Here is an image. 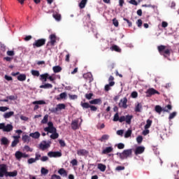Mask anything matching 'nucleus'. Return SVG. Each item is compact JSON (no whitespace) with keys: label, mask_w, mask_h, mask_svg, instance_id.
<instances>
[{"label":"nucleus","mask_w":179,"mask_h":179,"mask_svg":"<svg viewBox=\"0 0 179 179\" xmlns=\"http://www.w3.org/2000/svg\"><path fill=\"white\" fill-rule=\"evenodd\" d=\"M36 160H40L41 159V155L38 154V152L35 153V158Z\"/></svg>","instance_id":"59"},{"label":"nucleus","mask_w":179,"mask_h":179,"mask_svg":"<svg viewBox=\"0 0 179 179\" xmlns=\"http://www.w3.org/2000/svg\"><path fill=\"white\" fill-rule=\"evenodd\" d=\"M110 50H112V51L119 52V53L121 52L120 48L118 47V45H112V47L110 48Z\"/></svg>","instance_id":"28"},{"label":"nucleus","mask_w":179,"mask_h":179,"mask_svg":"<svg viewBox=\"0 0 179 179\" xmlns=\"http://www.w3.org/2000/svg\"><path fill=\"white\" fill-rule=\"evenodd\" d=\"M44 131H46L48 133L54 134L57 133V129L55 127H45L44 128Z\"/></svg>","instance_id":"21"},{"label":"nucleus","mask_w":179,"mask_h":179,"mask_svg":"<svg viewBox=\"0 0 179 179\" xmlns=\"http://www.w3.org/2000/svg\"><path fill=\"white\" fill-rule=\"evenodd\" d=\"M145 94H147L146 96L147 97H151L152 95L155 94H160V93L156 90L154 88H150L149 90H147V92H145Z\"/></svg>","instance_id":"12"},{"label":"nucleus","mask_w":179,"mask_h":179,"mask_svg":"<svg viewBox=\"0 0 179 179\" xmlns=\"http://www.w3.org/2000/svg\"><path fill=\"white\" fill-rule=\"evenodd\" d=\"M32 104L33 105H35L34 108V110H37V109L39 108V106L38 105H43V104H45V101H43V100H41V101H33L32 102Z\"/></svg>","instance_id":"14"},{"label":"nucleus","mask_w":179,"mask_h":179,"mask_svg":"<svg viewBox=\"0 0 179 179\" xmlns=\"http://www.w3.org/2000/svg\"><path fill=\"white\" fill-rule=\"evenodd\" d=\"M53 19L57 20V22H60L61 20V15L58 13H54L52 14Z\"/></svg>","instance_id":"37"},{"label":"nucleus","mask_w":179,"mask_h":179,"mask_svg":"<svg viewBox=\"0 0 179 179\" xmlns=\"http://www.w3.org/2000/svg\"><path fill=\"white\" fill-rule=\"evenodd\" d=\"M0 142L1 143V145H8V143H10V141L6 137L1 138V139L0 140Z\"/></svg>","instance_id":"31"},{"label":"nucleus","mask_w":179,"mask_h":179,"mask_svg":"<svg viewBox=\"0 0 179 179\" xmlns=\"http://www.w3.org/2000/svg\"><path fill=\"white\" fill-rule=\"evenodd\" d=\"M155 111H156L157 113L161 114L162 112H168V110L166 108H162L160 106H155Z\"/></svg>","instance_id":"18"},{"label":"nucleus","mask_w":179,"mask_h":179,"mask_svg":"<svg viewBox=\"0 0 179 179\" xmlns=\"http://www.w3.org/2000/svg\"><path fill=\"white\" fill-rule=\"evenodd\" d=\"M40 77H41V78H39V80H40L41 82L45 83V82H47V80H48V73H44V74H41Z\"/></svg>","instance_id":"24"},{"label":"nucleus","mask_w":179,"mask_h":179,"mask_svg":"<svg viewBox=\"0 0 179 179\" xmlns=\"http://www.w3.org/2000/svg\"><path fill=\"white\" fill-rule=\"evenodd\" d=\"M132 118H134V116H132V115H126V116L122 115L120 117V113H116L113 117V122H119L120 123L125 122L126 124L129 125L131 123Z\"/></svg>","instance_id":"1"},{"label":"nucleus","mask_w":179,"mask_h":179,"mask_svg":"<svg viewBox=\"0 0 179 179\" xmlns=\"http://www.w3.org/2000/svg\"><path fill=\"white\" fill-rule=\"evenodd\" d=\"M80 106L83 107V109H89V108L92 107V106L90 105L89 103L87 102H80Z\"/></svg>","instance_id":"29"},{"label":"nucleus","mask_w":179,"mask_h":179,"mask_svg":"<svg viewBox=\"0 0 179 179\" xmlns=\"http://www.w3.org/2000/svg\"><path fill=\"white\" fill-rule=\"evenodd\" d=\"M136 24H137V27H142V24H143V21H142V20H141V19L137 20Z\"/></svg>","instance_id":"56"},{"label":"nucleus","mask_w":179,"mask_h":179,"mask_svg":"<svg viewBox=\"0 0 179 179\" xmlns=\"http://www.w3.org/2000/svg\"><path fill=\"white\" fill-rule=\"evenodd\" d=\"M41 173L42 175L46 176L47 174H48V170L45 169V168H41Z\"/></svg>","instance_id":"47"},{"label":"nucleus","mask_w":179,"mask_h":179,"mask_svg":"<svg viewBox=\"0 0 179 179\" xmlns=\"http://www.w3.org/2000/svg\"><path fill=\"white\" fill-rule=\"evenodd\" d=\"M108 139H109V135L103 134L101 136V138L99 139V141L103 142V141H107Z\"/></svg>","instance_id":"40"},{"label":"nucleus","mask_w":179,"mask_h":179,"mask_svg":"<svg viewBox=\"0 0 179 179\" xmlns=\"http://www.w3.org/2000/svg\"><path fill=\"white\" fill-rule=\"evenodd\" d=\"M113 24H114L115 27H118L120 23L118 22V20H116V18L113 19Z\"/></svg>","instance_id":"53"},{"label":"nucleus","mask_w":179,"mask_h":179,"mask_svg":"<svg viewBox=\"0 0 179 179\" xmlns=\"http://www.w3.org/2000/svg\"><path fill=\"white\" fill-rule=\"evenodd\" d=\"M31 74H32V76H35V77L41 76V74L39 73V71H37V70H31Z\"/></svg>","instance_id":"38"},{"label":"nucleus","mask_w":179,"mask_h":179,"mask_svg":"<svg viewBox=\"0 0 179 179\" xmlns=\"http://www.w3.org/2000/svg\"><path fill=\"white\" fill-rule=\"evenodd\" d=\"M66 97H67V94L66 92H62L61 94H59V97L57 98V100H61V99H65Z\"/></svg>","instance_id":"36"},{"label":"nucleus","mask_w":179,"mask_h":179,"mask_svg":"<svg viewBox=\"0 0 179 179\" xmlns=\"http://www.w3.org/2000/svg\"><path fill=\"white\" fill-rule=\"evenodd\" d=\"M132 131L131 129H128L124 134V138H127L131 137Z\"/></svg>","instance_id":"42"},{"label":"nucleus","mask_w":179,"mask_h":179,"mask_svg":"<svg viewBox=\"0 0 179 179\" xmlns=\"http://www.w3.org/2000/svg\"><path fill=\"white\" fill-rule=\"evenodd\" d=\"M8 110V108L6 106H0V112H6Z\"/></svg>","instance_id":"57"},{"label":"nucleus","mask_w":179,"mask_h":179,"mask_svg":"<svg viewBox=\"0 0 179 179\" xmlns=\"http://www.w3.org/2000/svg\"><path fill=\"white\" fill-rule=\"evenodd\" d=\"M102 103V100L101 99H95L94 100L90 101V104H101Z\"/></svg>","instance_id":"27"},{"label":"nucleus","mask_w":179,"mask_h":179,"mask_svg":"<svg viewBox=\"0 0 179 179\" xmlns=\"http://www.w3.org/2000/svg\"><path fill=\"white\" fill-rule=\"evenodd\" d=\"M92 96H94V94L92 93L85 94V99L87 100L92 99Z\"/></svg>","instance_id":"48"},{"label":"nucleus","mask_w":179,"mask_h":179,"mask_svg":"<svg viewBox=\"0 0 179 179\" xmlns=\"http://www.w3.org/2000/svg\"><path fill=\"white\" fill-rule=\"evenodd\" d=\"M123 20L126 21V23L128 24V27H132V23L131 21H129V20H128L127 18H123Z\"/></svg>","instance_id":"55"},{"label":"nucleus","mask_w":179,"mask_h":179,"mask_svg":"<svg viewBox=\"0 0 179 179\" xmlns=\"http://www.w3.org/2000/svg\"><path fill=\"white\" fill-rule=\"evenodd\" d=\"M50 179H61L60 176H57L56 174H53Z\"/></svg>","instance_id":"64"},{"label":"nucleus","mask_w":179,"mask_h":179,"mask_svg":"<svg viewBox=\"0 0 179 179\" xmlns=\"http://www.w3.org/2000/svg\"><path fill=\"white\" fill-rule=\"evenodd\" d=\"M36 161H38V159H35L34 158H30L27 160V162L29 164H32L33 163H35Z\"/></svg>","instance_id":"51"},{"label":"nucleus","mask_w":179,"mask_h":179,"mask_svg":"<svg viewBox=\"0 0 179 179\" xmlns=\"http://www.w3.org/2000/svg\"><path fill=\"white\" fill-rule=\"evenodd\" d=\"M125 169V167L124 166H117L116 169H115V171H123Z\"/></svg>","instance_id":"62"},{"label":"nucleus","mask_w":179,"mask_h":179,"mask_svg":"<svg viewBox=\"0 0 179 179\" xmlns=\"http://www.w3.org/2000/svg\"><path fill=\"white\" fill-rule=\"evenodd\" d=\"M57 173L63 177H67L68 176L67 171H66L63 168L59 169V171H57Z\"/></svg>","instance_id":"22"},{"label":"nucleus","mask_w":179,"mask_h":179,"mask_svg":"<svg viewBox=\"0 0 179 179\" xmlns=\"http://www.w3.org/2000/svg\"><path fill=\"white\" fill-rule=\"evenodd\" d=\"M152 121L151 120H147V124L145 126V129L147 130L150 127H151Z\"/></svg>","instance_id":"41"},{"label":"nucleus","mask_w":179,"mask_h":179,"mask_svg":"<svg viewBox=\"0 0 179 179\" xmlns=\"http://www.w3.org/2000/svg\"><path fill=\"white\" fill-rule=\"evenodd\" d=\"M176 115H177V113H176V112H172L171 113H170L169 117H168V119H169V120H173L174 117H176Z\"/></svg>","instance_id":"46"},{"label":"nucleus","mask_w":179,"mask_h":179,"mask_svg":"<svg viewBox=\"0 0 179 179\" xmlns=\"http://www.w3.org/2000/svg\"><path fill=\"white\" fill-rule=\"evenodd\" d=\"M0 130H2L6 132H10L13 131L12 124H5V123H0Z\"/></svg>","instance_id":"9"},{"label":"nucleus","mask_w":179,"mask_h":179,"mask_svg":"<svg viewBox=\"0 0 179 179\" xmlns=\"http://www.w3.org/2000/svg\"><path fill=\"white\" fill-rule=\"evenodd\" d=\"M13 115H14V112L10 111L3 114V118L8 119Z\"/></svg>","instance_id":"32"},{"label":"nucleus","mask_w":179,"mask_h":179,"mask_svg":"<svg viewBox=\"0 0 179 179\" xmlns=\"http://www.w3.org/2000/svg\"><path fill=\"white\" fill-rule=\"evenodd\" d=\"M56 41H57V36L55 34H52L50 35V41L48 42V43L46 44L47 47H53L55 46V44H56Z\"/></svg>","instance_id":"8"},{"label":"nucleus","mask_w":179,"mask_h":179,"mask_svg":"<svg viewBox=\"0 0 179 179\" xmlns=\"http://www.w3.org/2000/svg\"><path fill=\"white\" fill-rule=\"evenodd\" d=\"M22 141H23L24 143H29L30 142V136L27 134L23 135V136H22Z\"/></svg>","instance_id":"30"},{"label":"nucleus","mask_w":179,"mask_h":179,"mask_svg":"<svg viewBox=\"0 0 179 179\" xmlns=\"http://www.w3.org/2000/svg\"><path fill=\"white\" fill-rule=\"evenodd\" d=\"M39 88L44 89V90H50L52 88V85L50 83H45L43 85H41Z\"/></svg>","instance_id":"25"},{"label":"nucleus","mask_w":179,"mask_h":179,"mask_svg":"<svg viewBox=\"0 0 179 179\" xmlns=\"http://www.w3.org/2000/svg\"><path fill=\"white\" fill-rule=\"evenodd\" d=\"M17 80L20 82H23L26 80V75L25 74H20L17 77Z\"/></svg>","instance_id":"33"},{"label":"nucleus","mask_w":179,"mask_h":179,"mask_svg":"<svg viewBox=\"0 0 179 179\" xmlns=\"http://www.w3.org/2000/svg\"><path fill=\"white\" fill-rule=\"evenodd\" d=\"M145 151V147L138 146L136 148V150L134 151V155L136 156H138V155H142Z\"/></svg>","instance_id":"16"},{"label":"nucleus","mask_w":179,"mask_h":179,"mask_svg":"<svg viewBox=\"0 0 179 179\" xmlns=\"http://www.w3.org/2000/svg\"><path fill=\"white\" fill-rule=\"evenodd\" d=\"M50 138L55 140L59 138V134L58 133H52V135L50 136Z\"/></svg>","instance_id":"43"},{"label":"nucleus","mask_w":179,"mask_h":179,"mask_svg":"<svg viewBox=\"0 0 179 179\" xmlns=\"http://www.w3.org/2000/svg\"><path fill=\"white\" fill-rule=\"evenodd\" d=\"M114 85H115V82H110L109 84L105 85V91H109L110 90V87L114 86Z\"/></svg>","instance_id":"34"},{"label":"nucleus","mask_w":179,"mask_h":179,"mask_svg":"<svg viewBox=\"0 0 179 179\" xmlns=\"http://www.w3.org/2000/svg\"><path fill=\"white\" fill-rule=\"evenodd\" d=\"M50 143H47L46 141H42L41 144H39V150L41 151H45L48 148H50Z\"/></svg>","instance_id":"11"},{"label":"nucleus","mask_w":179,"mask_h":179,"mask_svg":"<svg viewBox=\"0 0 179 179\" xmlns=\"http://www.w3.org/2000/svg\"><path fill=\"white\" fill-rule=\"evenodd\" d=\"M48 156L50 158L61 157H62V152H61L60 151H50L48 152Z\"/></svg>","instance_id":"10"},{"label":"nucleus","mask_w":179,"mask_h":179,"mask_svg":"<svg viewBox=\"0 0 179 179\" xmlns=\"http://www.w3.org/2000/svg\"><path fill=\"white\" fill-rule=\"evenodd\" d=\"M18 175V171L15 170L13 172L8 171V166L4 164H0V178L6 177H16Z\"/></svg>","instance_id":"2"},{"label":"nucleus","mask_w":179,"mask_h":179,"mask_svg":"<svg viewBox=\"0 0 179 179\" xmlns=\"http://www.w3.org/2000/svg\"><path fill=\"white\" fill-rule=\"evenodd\" d=\"M24 149L27 152H32V151H33L32 148H30V147L28 146V145H25V146L24 147Z\"/></svg>","instance_id":"61"},{"label":"nucleus","mask_w":179,"mask_h":179,"mask_svg":"<svg viewBox=\"0 0 179 179\" xmlns=\"http://www.w3.org/2000/svg\"><path fill=\"white\" fill-rule=\"evenodd\" d=\"M117 155H119V157H120L121 159H127V157H129L132 155V150H123L122 152L121 153H117Z\"/></svg>","instance_id":"5"},{"label":"nucleus","mask_w":179,"mask_h":179,"mask_svg":"<svg viewBox=\"0 0 179 179\" xmlns=\"http://www.w3.org/2000/svg\"><path fill=\"white\" fill-rule=\"evenodd\" d=\"M71 164H72L73 166H78V160L76 159H74L73 160H71Z\"/></svg>","instance_id":"49"},{"label":"nucleus","mask_w":179,"mask_h":179,"mask_svg":"<svg viewBox=\"0 0 179 179\" xmlns=\"http://www.w3.org/2000/svg\"><path fill=\"white\" fill-rule=\"evenodd\" d=\"M127 103V97H124V98L120 100V101L119 102V104H118L119 108H123V109H127V107H128Z\"/></svg>","instance_id":"13"},{"label":"nucleus","mask_w":179,"mask_h":179,"mask_svg":"<svg viewBox=\"0 0 179 179\" xmlns=\"http://www.w3.org/2000/svg\"><path fill=\"white\" fill-rule=\"evenodd\" d=\"M78 95H71L69 94V99H70V100H76L78 99Z\"/></svg>","instance_id":"50"},{"label":"nucleus","mask_w":179,"mask_h":179,"mask_svg":"<svg viewBox=\"0 0 179 179\" xmlns=\"http://www.w3.org/2000/svg\"><path fill=\"white\" fill-rule=\"evenodd\" d=\"M66 109V105L64 103H59L57 105V107L50 109V112L57 114L59 111Z\"/></svg>","instance_id":"6"},{"label":"nucleus","mask_w":179,"mask_h":179,"mask_svg":"<svg viewBox=\"0 0 179 179\" xmlns=\"http://www.w3.org/2000/svg\"><path fill=\"white\" fill-rule=\"evenodd\" d=\"M141 109H142V105H141L140 103H137L136 109H134V111H136V113H140Z\"/></svg>","instance_id":"44"},{"label":"nucleus","mask_w":179,"mask_h":179,"mask_svg":"<svg viewBox=\"0 0 179 179\" xmlns=\"http://www.w3.org/2000/svg\"><path fill=\"white\" fill-rule=\"evenodd\" d=\"M157 49L158 50L159 53L164 57V58H169V57L171 56V52H173L171 48H169L166 45H158Z\"/></svg>","instance_id":"3"},{"label":"nucleus","mask_w":179,"mask_h":179,"mask_svg":"<svg viewBox=\"0 0 179 179\" xmlns=\"http://www.w3.org/2000/svg\"><path fill=\"white\" fill-rule=\"evenodd\" d=\"M87 0H81V2L79 3V8L80 9H83L85 7V5H87Z\"/></svg>","instance_id":"35"},{"label":"nucleus","mask_w":179,"mask_h":179,"mask_svg":"<svg viewBox=\"0 0 179 179\" xmlns=\"http://www.w3.org/2000/svg\"><path fill=\"white\" fill-rule=\"evenodd\" d=\"M29 136L34 139H38L41 137V134L38 131H35L34 133H30Z\"/></svg>","instance_id":"20"},{"label":"nucleus","mask_w":179,"mask_h":179,"mask_svg":"<svg viewBox=\"0 0 179 179\" xmlns=\"http://www.w3.org/2000/svg\"><path fill=\"white\" fill-rule=\"evenodd\" d=\"M142 141H143V136H137V138H136L137 143H141Z\"/></svg>","instance_id":"58"},{"label":"nucleus","mask_w":179,"mask_h":179,"mask_svg":"<svg viewBox=\"0 0 179 179\" xmlns=\"http://www.w3.org/2000/svg\"><path fill=\"white\" fill-rule=\"evenodd\" d=\"M6 99L8 100L13 101L17 99V96H15L14 95H10L8 96H6Z\"/></svg>","instance_id":"54"},{"label":"nucleus","mask_w":179,"mask_h":179,"mask_svg":"<svg viewBox=\"0 0 179 179\" xmlns=\"http://www.w3.org/2000/svg\"><path fill=\"white\" fill-rule=\"evenodd\" d=\"M13 142H11V145L10 147L11 148H15L17 146V145H18L19 143V139L20 138V136H13Z\"/></svg>","instance_id":"15"},{"label":"nucleus","mask_w":179,"mask_h":179,"mask_svg":"<svg viewBox=\"0 0 179 179\" xmlns=\"http://www.w3.org/2000/svg\"><path fill=\"white\" fill-rule=\"evenodd\" d=\"M113 152V148L112 147H107L101 151L102 155H108L110 152Z\"/></svg>","instance_id":"19"},{"label":"nucleus","mask_w":179,"mask_h":179,"mask_svg":"<svg viewBox=\"0 0 179 179\" xmlns=\"http://www.w3.org/2000/svg\"><path fill=\"white\" fill-rule=\"evenodd\" d=\"M163 109H166V110L168 112L166 113H169L170 110H171L173 109V106H171V105H167L166 106L162 108Z\"/></svg>","instance_id":"52"},{"label":"nucleus","mask_w":179,"mask_h":179,"mask_svg":"<svg viewBox=\"0 0 179 179\" xmlns=\"http://www.w3.org/2000/svg\"><path fill=\"white\" fill-rule=\"evenodd\" d=\"M47 41L45 38L36 39L35 40L34 43H33L32 46L33 48H38L43 47L45 45V42Z\"/></svg>","instance_id":"4"},{"label":"nucleus","mask_w":179,"mask_h":179,"mask_svg":"<svg viewBox=\"0 0 179 179\" xmlns=\"http://www.w3.org/2000/svg\"><path fill=\"white\" fill-rule=\"evenodd\" d=\"M98 169H99V171H101V172H104L106 171V165L103 164H99L98 165Z\"/></svg>","instance_id":"39"},{"label":"nucleus","mask_w":179,"mask_h":179,"mask_svg":"<svg viewBox=\"0 0 179 179\" xmlns=\"http://www.w3.org/2000/svg\"><path fill=\"white\" fill-rule=\"evenodd\" d=\"M48 122V115H45L43 117V120H41V124H47Z\"/></svg>","instance_id":"45"},{"label":"nucleus","mask_w":179,"mask_h":179,"mask_svg":"<svg viewBox=\"0 0 179 179\" xmlns=\"http://www.w3.org/2000/svg\"><path fill=\"white\" fill-rule=\"evenodd\" d=\"M15 157L17 161L20 162L21 159L28 158L29 157V155L28 154H26L25 152H22L21 151H17L15 153Z\"/></svg>","instance_id":"7"},{"label":"nucleus","mask_w":179,"mask_h":179,"mask_svg":"<svg viewBox=\"0 0 179 179\" xmlns=\"http://www.w3.org/2000/svg\"><path fill=\"white\" fill-rule=\"evenodd\" d=\"M88 153H89L88 151H87V150H83V149L77 150V155H78V156H85V155H87Z\"/></svg>","instance_id":"23"},{"label":"nucleus","mask_w":179,"mask_h":179,"mask_svg":"<svg viewBox=\"0 0 179 179\" xmlns=\"http://www.w3.org/2000/svg\"><path fill=\"white\" fill-rule=\"evenodd\" d=\"M71 128L73 130H78L79 129L78 120H74L72 121V122L71 123Z\"/></svg>","instance_id":"17"},{"label":"nucleus","mask_w":179,"mask_h":179,"mask_svg":"<svg viewBox=\"0 0 179 179\" xmlns=\"http://www.w3.org/2000/svg\"><path fill=\"white\" fill-rule=\"evenodd\" d=\"M117 148H118L119 150H122L124 148V144L120 143L117 145Z\"/></svg>","instance_id":"60"},{"label":"nucleus","mask_w":179,"mask_h":179,"mask_svg":"<svg viewBox=\"0 0 179 179\" xmlns=\"http://www.w3.org/2000/svg\"><path fill=\"white\" fill-rule=\"evenodd\" d=\"M59 145H61V147H65L66 146V143H65V141H63V140H59Z\"/></svg>","instance_id":"63"},{"label":"nucleus","mask_w":179,"mask_h":179,"mask_svg":"<svg viewBox=\"0 0 179 179\" xmlns=\"http://www.w3.org/2000/svg\"><path fill=\"white\" fill-rule=\"evenodd\" d=\"M53 73H58L62 71V68L60 66H55L52 67Z\"/></svg>","instance_id":"26"}]
</instances>
